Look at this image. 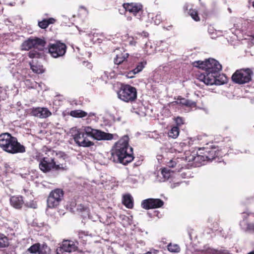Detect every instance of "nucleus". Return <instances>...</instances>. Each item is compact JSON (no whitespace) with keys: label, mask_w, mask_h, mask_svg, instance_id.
Instances as JSON below:
<instances>
[{"label":"nucleus","mask_w":254,"mask_h":254,"mask_svg":"<svg viewBox=\"0 0 254 254\" xmlns=\"http://www.w3.org/2000/svg\"><path fill=\"white\" fill-rule=\"evenodd\" d=\"M45 154L46 156L40 159L39 164V168L43 173H47L52 170L57 171L64 168L66 156L64 152L49 149Z\"/></svg>","instance_id":"f03ea898"},{"label":"nucleus","mask_w":254,"mask_h":254,"mask_svg":"<svg viewBox=\"0 0 254 254\" xmlns=\"http://www.w3.org/2000/svg\"><path fill=\"white\" fill-rule=\"evenodd\" d=\"M127 76L129 78L133 77L134 75H133V74H129V72L127 73Z\"/></svg>","instance_id":"a18cd8bd"},{"label":"nucleus","mask_w":254,"mask_h":254,"mask_svg":"<svg viewBox=\"0 0 254 254\" xmlns=\"http://www.w3.org/2000/svg\"><path fill=\"white\" fill-rule=\"evenodd\" d=\"M69 115L75 118H83L87 115V113L82 110H76L70 111Z\"/></svg>","instance_id":"393cba45"},{"label":"nucleus","mask_w":254,"mask_h":254,"mask_svg":"<svg viewBox=\"0 0 254 254\" xmlns=\"http://www.w3.org/2000/svg\"><path fill=\"white\" fill-rule=\"evenodd\" d=\"M168 250L172 253H178L180 251V248L177 244H169L167 246Z\"/></svg>","instance_id":"7c9ffc66"},{"label":"nucleus","mask_w":254,"mask_h":254,"mask_svg":"<svg viewBox=\"0 0 254 254\" xmlns=\"http://www.w3.org/2000/svg\"><path fill=\"white\" fill-rule=\"evenodd\" d=\"M128 140V136L125 135L115 144L111 151V160L125 165L133 161V148L129 146Z\"/></svg>","instance_id":"f257e3e1"},{"label":"nucleus","mask_w":254,"mask_h":254,"mask_svg":"<svg viewBox=\"0 0 254 254\" xmlns=\"http://www.w3.org/2000/svg\"><path fill=\"white\" fill-rule=\"evenodd\" d=\"M22 48L23 50L27 51L34 48L32 38H29L27 40L24 41L22 45Z\"/></svg>","instance_id":"c756f323"},{"label":"nucleus","mask_w":254,"mask_h":254,"mask_svg":"<svg viewBox=\"0 0 254 254\" xmlns=\"http://www.w3.org/2000/svg\"><path fill=\"white\" fill-rule=\"evenodd\" d=\"M10 205L16 209H20L24 204L23 197L21 195H14L10 198Z\"/></svg>","instance_id":"a211bd4d"},{"label":"nucleus","mask_w":254,"mask_h":254,"mask_svg":"<svg viewBox=\"0 0 254 254\" xmlns=\"http://www.w3.org/2000/svg\"><path fill=\"white\" fill-rule=\"evenodd\" d=\"M34 48H41L42 49L46 45V42L44 39L38 37L32 38Z\"/></svg>","instance_id":"4be33fe9"},{"label":"nucleus","mask_w":254,"mask_h":254,"mask_svg":"<svg viewBox=\"0 0 254 254\" xmlns=\"http://www.w3.org/2000/svg\"><path fill=\"white\" fill-rule=\"evenodd\" d=\"M206 137L207 136L205 135H199L197 136V139L200 141L202 140V141L200 142L201 143L207 144V140L206 139Z\"/></svg>","instance_id":"ea45409f"},{"label":"nucleus","mask_w":254,"mask_h":254,"mask_svg":"<svg viewBox=\"0 0 254 254\" xmlns=\"http://www.w3.org/2000/svg\"><path fill=\"white\" fill-rule=\"evenodd\" d=\"M252 6H253V7L254 8V1L253 2Z\"/></svg>","instance_id":"09e8293b"},{"label":"nucleus","mask_w":254,"mask_h":254,"mask_svg":"<svg viewBox=\"0 0 254 254\" xmlns=\"http://www.w3.org/2000/svg\"><path fill=\"white\" fill-rule=\"evenodd\" d=\"M180 160L181 159L179 158H174L167 163V166L169 168H175V172H180L183 168L182 165L179 163Z\"/></svg>","instance_id":"aec40b11"},{"label":"nucleus","mask_w":254,"mask_h":254,"mask_svg":"<svg viewBox=\"0 0 254 254\" xmlns=\"http://www.w3.org/2000/svg\"><path fill=\"white\" fill-rule=\"evenodd\" d=\"M77 210L80 212H89V208L88 205H85L84 204H79L77 206Z\"/></svg>","instance_id":"473e14b6"},{"label":"nucleus","mask_w":254,"mask_h":254,"mask_svg":"<svg viewBox=\"0 0 254 254\" xmlns=\"http://www.w3.org/2000/svg\"><path fill=\"white\" fill-rule=\"evenodd\" d=\"M130 44L131 45L135 46V44H136V42L133 41V40L130 41Z\"/></svg>","instance_id":"49530a36"},{"label":"nucleus","mask_w":254,"mask_h":254,"mask_svg":"<svg viewBox=\"0 0 254 254\" xmlns=\"http://www.w3.org/2000/svg\"><path fill=\"white\" fill-rule=\"evenodd\" d=\"M64 191L62 189H56L49 193L47 203L49 208H54L58 207L64 198Z\"/></svg>","instance_id":"6e6552de"},{"label":"nucleus","mask_w":254,"mask_h":254,"mask_svg":"<svg viewBox=\"0 0 254 254\" xmlns=\"http://www.w3.org/2000/svg\"><path fill=\"white\" fill-rule=\"evenodd\" d=\"M201 15L203 18H206L209 15V12L206 9H204Z\"/></svg>","instance_id":"a19ab883"},{"label":"nucleus","mask_w":254,"mask_h":254,"mask_svg":"<svg viewBox=\"0 0 254 254\" xmlns=\"http://www.w3.org/2000/svg\"><path fill=\"white\" fill-rule=\"evenodd\" d=\"M123 203L127 208L131 209L133 207V199L130 194H127L123 196Z\"/></svg>","instance_id":"412c9836"},{"label":"nucleus","mask_w":254,"mask_h":254,"mask_svg":"<svg viewBox=\"0 0 254 254\" xmlns=\"http://www.w3.org/2000/svg\"><path fill=\"white\" fill-rule=\"evenodd\" d=\"M221 156V153L216 147H211V148H206L202 155H198L194 157L193 161H197L199 160L204 161H211L216 157H219Z\"/></svg>","instance_id":"f8f14e48"},{"label":"nucleus","mask_w":254,"mask_h":254,"mask_svg":"<svg viewBox=\"0 0 254 254\" xmlns=\"http://www.w3.org/2000/svg\"><path fill=\"white\" fill-rule=\"evenodd\" d=\"M48 49L49 53L53 58H58L65 55L67 46L64 43L57 41L54 43H50Z\"/></svg>","instance_id":"1a4fd4ad"},{"label":"nucleus","mask_w":254,"mask_h":254,"mask_svg":"<svg viewBox=\"0 0 254 254\" xmlns=\"http://www.w3.org/2000/svg\"><path fill=\"white\" fill-rule=\"evenodd\" d=\"M49 248L46 244L41 245L40 244V249L38 251V254H47L49 251Z\"/></svg>","instance_id":"2f4dec72"},{"label":"nucleus","mask_w":254,"mask_h":254,"mask_svg":"<svg viewBox=\"0 0 254 254\" xmlns=\"http://www.w3.org/2000/svg\"><path fill=\"white\" fill-rule=\"evenodd\" d=\"M24 205L27 208H31L35 209L37 208V204L34 201H31L30 202H26V203H24Z\"/></svg>","instance_id":"c9c22d12"},{"label":"nucleus","mask_w":254,"mask_h":254,"mask_svg":"<svg viewBox=\"0 0 254 254\" xmlns=\"http://www.w3.org/2000/svg\"><path fill=\"white\" fill-rule=\"evenodd\" d=\"M248 254H254V251L250 252V253H248Z\"/></svg>","instance_id":"de8ad7c7"},{"label":"nucleus","mask_w":254,"mask_h":254,"mask_svg":"<svg viewBox=\"0 0 254 254\" xmlns=\"http://www.w3.org/2000/svg\"><path fill=\"white\" fill-rule=\"evenodd\" d=\"M138 35L146 38L148 37L149 34L147 32L143 31L141 33L138 34Z\"/></svg>","instance_id":"79ce46f5"},{"label":"nucleus","mask_w":254,"mask_h":254,"mask_svg":"<svg viewBox=\"0 0 254 254\" xmlns=\"http://www.w3.org/2000/svg\"><path fill=\"white\" fill-rule=\"evenodd\" d=\"M164 201L159 198H148L143 200L141 202L143 208L148 210L150 209L160 208L164 205Z\"/></svg>","instance_id":"4468645a"},{"label":"nucleus","mask_w":254,"mask_h":254,"mask_svg":"<svg viewBox=\"0 0 254 254\" xmlns=\"http://www.w3.org/2000/svg\"><path fill=\"white\" fill-rule=\"evenodd\" d=\"M0 147L5 152L11 154L25 152L24 146L18 142L17 139L9 133L0 134Z\"/></svg>","instance_id":"20e7f679"},{"label":"nucleus","mask_w":254,"mask_h":254,"mask_svg":"<svg viewBox=\"0 0 254 254\" xmlns=\"http://www.w3.org/2000/svg\"><path fill=\"white\" fill-rule=\"evenodd\" d=\"M118 98L126 103H132L137 99L136 89L128 84H122L117 92Z\"/></svg>","instance_id":"39448f33"},{"label":"nucleus","mask_w":254,"mask_h":254,"mask_svg":"<svg viewBox=\"0 0 254 254\" xmlns=\"http://www.w3.org/2000/svg\"><path fill=\"white\" fill-rule=\"evenodd\" d=\"M83 65H84L85 66H87V67L89 69H90L92 67V64L88 62H83Z\"/></svg>","instance_id":"37998d69"},{"label":"nucleus","mask_w":254,"mask_h":254,"mask_svg":"<svg viewBox=\"0 0 254 254\" xmlns=\"http://www.w3.org/2000/svg\"><path fill=\"white\" fill-rule=\"evenodd\" d=\"M208 80L204 82L207 85H221L225 83L226 81V77L224 74H220V72L218 74L214 75L212 77H208Z\"/></svg>","instance_id":"f3484780"},{"label":"nucleus","mask_w":254,"mask_h":254,"mask_svg":"<svg viewBox=\"0 0 254 254\" xmlns=\"http://www.w3.org/2000/svg\"><path fill=\"white\" fill-rule=\"evenodd\" d=\"M31 69H32V70L34 72H35L36 73H40L41 71H39L38 70L36 69V68L37 67L36 66H34V65H32L31 66Z\"/></svg>","instance_id":"c03bdc74"},{"label":"nucleus","mask_w":254,"mask_h":254,"mask_svg":"<svg viewBox=\"0 0 254 254\" xmlns=\"http://www.w3.org/2000/svg\"><path fill=\"white\" fill-rule=\"evenodd\" d=\"M28 56L31 59L38 58L40 56V54L35 51H30L28 53Z\"/></svg>","instance_id":"4c0bfd02"},{"label":"nucleus","mask_w":254,"mask_h":254,"mask_svg":"<svg viewBox=\"0 0 254 254\" xmlns=\"http://www.w3.org/2000/svg\"><path fill=\"white\" fill-rule=\"evenodd\" d=\"M88 235L83 231L78 232V238L79 242L83 245H85L87 241Z\"/></svg>","instance_id":"bb28decb"},{"label":"nucleus","mask_w":254,"mask_h":254,"mask_svg":"<svg viewBox=\"0 0 254 254\" xmlns=\"http://www.w3.org/2000/svg\"><path fill=\"white\" fill-rule=\"evenodd\" d=\"M147 63L146 61L141 62L138 63L136 65V67L132 70H130L129 72V74H133V75H135L140 71H141L144 68L145 65Z\"/></svg>","instance_id":"b1692460"},{"label":"nucleus","mask_w":254,"mask_h":254,"mask_svg":"<svg viewBox=\"0 0 254 254\" xmlns=\"http://www.w3.org/2000/svg\"><path fill=\"white\" fill-rule=\"evenodd\" d=\"M56 21V19L54 18H49L48 19H44L41 21L38 22V26L42 29L47 28L50 24H54Z\"/></svg>","instance_id":"5701e85b"},{"label":"nucleus","mask_w":254,"mask_h":254,"mask_svg":"<svg viewBox=\"0 0 254 254\" xmlns=\"http://www.w3.org/2000/svg\"><path fill=\"white\" fill-rule=\"evenodd\" d=\"M8 246L9 242L7 237L0 233V249L6 248Z\"/></svg>","instance_id":"a878e982"},{"label":"nucleus","mask_w":254,"mask_h":254,"mask_svg":"<svg viewBox=\"0 0 254 254\" xmlns=\"http://www.w3.org/2000/svg\"><path fill=\"white\" fill-rule=\"evenodd\" d=\"M30 114L40 118H46L50 116L52 113L47 108L37 107L31 109Z\"/></svg>","instance_id":"dca6fc26"},{"label":"nucleus","mask_w":254,"mask_h":254,"mask_svg":"<svg viewBox=\"0 0 254 254\" xmlns=\"http://www.w3.org/2000/svg\"><path fill=\"white\" fill-rule=\"evenodd\" d=\"M77 245H78L77 241L64 240L62 243L59 244V247L56 250L57 254H67V253L75 252L78 248Z\"/></svg>","instance_id":"9d476101"},{"label":"nucleus","mask_w":254,"mask_h":254,"mask_svg":"<svg viewBox=\"0 0 254 254\" xmlns=\"http://www.w3.org/2000/svg\"><path fill=\"white\" fill-rule=\"evenodd\" d=\"M188 13L189 15L196 22L199 21L200 18L198 15V12L196 9L190 8L189 9Z\"/></svg>","instance_id":"cd10ccee"},{"label":"nucleus","mask_w":254,"mask_h":254,"mask_svg":"<svg viewBox=\"0 0 254 254\" xmlns=\"http://www.w3.org/2000/svg\"><path fill=\"white\" fill-rule=\"evenodd\" d=\"M123 6L126 11L129 12L134 16H140L143 12V6L140 2L125 3Z\"/></svg>","instance_id":"ddd939ff"},{"label":"nucleus","mask_w":254,"mask_h":254,"mask_svg":"<svg viewBox=\"0 0 254 254\" xmlns=\"http://www.w3.org/2000/svg\"><path fill=\"white\" fill-rule=\"evenodd\" d=\"M194 67L201 69L203 71L197 75V78L204 83L208 80V77H212L218 74L222 69L219 63L213 59H209L204 61H197L192 63Z\"/></svg>","instance_id":"7ed1b4c3"},{"label":"nucleus","mask_w":254,"mask_h":254,"mask_svg":"<svg viewBox=\"0 0 254 254\" xmlns=\"http://www.w3.org/2000/svg\"><path fill=\"white\" fill-rule=\"evenodd\" d=\"M161 174L163 177L164 181L169 179L171 176L170 170L166 168H164L163 169H162Z\"/></svg>","instance_id":"f704fd0d"},{"label":"nucleus","mask_w":254,"mask_h":254,"mask_svg":"<svg viewBox=\"0 0 254 254\" xmlns=\"http://www.w3.org/2000/svg\"><path fill=\"white\" fill-rule=\"evenodd\" d=\"M253 74V70L249 68L237 69L233 74L232 80L238 84H244L252 80Z\"/></svg>","instance_id":"0eeeda50"},{"label":"nucleus","mask_w":254,"mask_h":254,"mask_svg":"<svg viewBox=\"0 0 254 254\" xmlns=\"http://www.w3.org/2000/svg\"><path fill=\"white\" fill-rule=\"evenodd\" d=\"M177 105H179L183 107L195 108L196 107L195 102L189 100L180 96L178 97L176 101H173L170 103V106H176Z\"/></svg>","instance_id":"2eb2a0df"},{"label":"nucleus","mask_w":254,"mask_h":254,"mask_svg":"<svg viewBox=\"0 0 254 254\" xmlns=\"http://www.w3.org/2000/svg\"><path fill=\"white\" fill-rule=\"evenodd\" d=\"M246 231L254 232V223H247Z\"/></svg>","instance_id":"58836bf2"},{"label":"nucleus","mask_w":254,"mask_h":254,"mask_svg":"<svg viewBox=\"0 0 254 254\" xmlns=\"http://www.w3.org/2000/svg\"><path fill=\"white\" fill-rule=\"evenodd\" d=\"M86 127L77 129L76 127H72L70 129V133L76 144L79 146L84 147L93 146L94 143L87 139L88 135L85 132Z\"/></svg>","instance_id":"423d86ee"},{"label":"nucleus","mask_w":254,"mask_h":254,"mask_svg":"<svg viewBox=\"0 0 254 254\" xmlns=\"http://www.w3.org/2000/svg\"><path fill=\"white\" fill-rule=\"evenodd\" d=\"M40 249V243H36L33 245H32L29 248H28L27 250L35 254H38V251Z\"/></svg>","instance_id":"72a5a7b5"},{"label":"nucleus","mask_w":254,"mask_h":254,"mask_svg":"<svg viewBox=\"0 0 254 254\" xmlns=\"http://www.w3.org/2000/svg\"><path fill=\"white\" fill-rule=\"evenodd\" d=\"M180 132L179 127H173L168 132V135L169 137L173 138H176Z\"/></svg>","instance_id":"c85d7f7f"},{"label":"nucleus","mask_w":254,"mask_h":254,"mask_svg":"<svg viewBox=\"0 0 254 254\" xmlns=\"http://www.w3.org/2000/svg\"><path fill=\"white\" fill-rule=\"evenodd\" d=\"M175 121L177 125L176 127H179L184 124V120L182 117H177L175 119Z\"/></svg>","instance_id":"e433bc0d"},{"label":"nucleus","mask_w":254,"mask_h":254,"mask_svg":"<svg viewBox=\"0 0 254 254\" xmlns=\"http://www.w3.org/2000/svg\"><path fill=\"white\" fill-rule=\"evenodd\" d=\"M85 132L88 136L92 137L98 140H111L113 138L112 134L93 129L90 127H86Z\"/></svg>","instance_id":"9b49d317"},{"label":"nucleus","mask_w":254,"mask_h":254,"mask_svg":"<svg viewBox=\"0 0 254 254\" xmlns=\"http://www.w3.org/2000/svg\"><path fill=\"white\" fill-rule=\"evenodd\" d=\"M129 57V54L124 51L123 53H121L116 55L114 59L115 64L120 65L127 62V59Z\"/></svg>","instance_id":"6ab92c4d"}]
</instances>
